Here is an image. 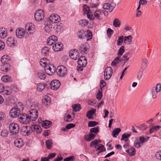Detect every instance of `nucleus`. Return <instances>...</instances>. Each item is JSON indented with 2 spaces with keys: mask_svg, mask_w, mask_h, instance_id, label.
Segmentation results:
<instances>
[{
  "mask_svg": "<svg viewBox=\"0 0 161 161\" xmlns=\"http://www.w3.org/2000/svg\"><path fill=\"white\" fill-rule=\"evenodd\" d=\"M19 121L22 124H27L31 121L28 114L21 113L19 116Z\"/></svg>",
  "mask_w": 161,
  "mask_h": 161,
  "instance_id": "4",
  "label": "nucleus"
},
{
  "mask_svg": "<svg viewBox=\"0 0 161 161\" xmlns=\"http://www.w3.org/2000/svg\"><path fill=\"white\" fill-rule=\"evenodd\" d=\"M47 59L46 58H42L41 59L40 61V64L43 67H46L47 65Z\"/></svg>",
  "mask_w": 161,
  "mask_h": 161,
  "instance_id": "41",
  "label": "nucleus"
},
{
  "mask_svg": "<svg viewBox=\"0 0 161 161\" xmlns=\"http://www.w3.org/2000/svg\"><path fill=\"white\" fill-rule=\"evenodd\" d=\"M83 11L85 14H87L88 13H91L89 7L86 5L83 6Z\"/></svg>",
  "mask_w": 161,
  "mask_h": 161,
  "instance_id": "50",
  "label": "nucleus"
},
{
  "mask_svg": "<svg viewBox=\"0 0 161 161\" xmlns=\"http://www.w3.org/2000/svg\"><path fill=\"white\" fill-rule=\"evenodd\" d=\"M96 111V110L94 109L88 111L86 114V117L89 119H92L93 118L92 115L95 113Z\"/></svg>",
  "mask_w": 161,
  "mask_h": 161,
  "instance_id": "31",
  "label": "nucleus"
},
{
  "mask_svg": "<svg viewBox=\"0 0 161 161\" xmlns=\"http://www.w3.org/2000/svg\"><path fill=\"white\" fill-rule=\"evenodd\" d=\"M132 37L130 35L124 37V43L127 45H130L132 41Z\"/></svg>",
  "mask_w": 161,
  "mask_h": 161,
  "instance_id": "25",
  "label": "nucleus"
},
{
  "mask_svg": "<svg viewBox=\"0 0 161 161\" xmlns=\"http://www.w3.org/2000/svg\"><path fill=\"white\" fill-rule=\"evenodd\" d=\"M16 41H15L14 38L13 37H10L8 38L6 41L7 44L9 47H12L16 43Z\"/></svg>",
  "mask_w": 161,
  "mask_h": 161,
  "instance_id": "22",
  "label": "nucleus"
},
{
  "mask_svg": "<svg viewBox=\"0 0 161 161\" xmlns=\"http://www.w3.org/2000/svg\"><path fill=\"white\" fill-rule=\"evenodd\" d=\"M126 151L130 156H134L136 153L135 149V148L133 147H132L130 149L126 150Z\"/></svg>",
  "mask_w": 161,
  "mask_h": 161,
  "instance_id": "37",
  "label": "nucleus"
},
{
  "mask_svg": "<svg viewBox=\"0 0 161 161\" xmlns=\"http://www.w3.org/2000/svg\"><path fill=\"white\" fill-rule=\"evenodd\" d=\"M121 61V59L119 58V57L118 56L114 59V60L112 62L111 65L112 66H114L116 67V64L119 63Z\"/></svg>",
  "mask_w": 161,
  "mask_h": 161,
  "instance_id": "36",
  "label": "nucleus"
},
{
  "mask_svg": "<svg viewBox=\"0 0 161 161\" xmlns=\"http://www.w3.org/2000/svg\"><path fill=\"white\" fill-rule=\"evenodd\" d=\"M99 130L98 127L92 128L90 129V132L97 135V133L99 132Z\"/></svg>",
  "mask_w": 161,
  "mask_h": 161,
  "instance_id": "48",
  "label": "nucleus"
},
{
  "mask_svg": "<svg viewBox=\"0 0 161 161\" xmlns=\"http://www.w3.org/2000/svg\"><path fill=\"white\" fill-rule=\"evenodd\" d=\"M103 96L102 92L100 90H99L98 92L96 95V98L100 100L101 99Z\"/></svg>",
  "mask_w": 161,
  "mask_h": 161,
  "instance_id": "60",
  "label": "nucleus"
},
{
  "mask_svg": "<svg viewBox=\"0 0 161 161\" xmlns=\"http://www.w3.org/2000/svg\"><path fill=\"white\" fill-rule=\"evenodd\" d=\"M60 82L57 80H52L50 84L51 89L54 90H57L60 87Z\"/></svg>",
  "mask_w": 161,
  "mask_h": 161,
  "instance_id": "14",
  "label": "nucleus"
},
{
  "mask_svg": "<svg viewBox=\"0 0 161 161\" xmlns=\"http://www.w3.org/2000/svg\"><path fill=\"white\" fill-rule=\"evenodd\" d=\"M131 136V134H126L124 133L122 135L121 140H124L125 142L127 141L128 138Z\"/></svg>",
  "mask_w": 161,
  "mask_h": 161,
  "instance_id": "51",
  "label": "nucleus"
},
{
  "mask_svg": "<svg viewBox=\"0 0 161 161\" xmlns=\"http://www.w3.org/2000/svg\"><path fill=\"white\" fill-rule=\"evenodd\" d=\"M58 76L63 77L65 76L67 73V70L64 65H59L57 67L56 70Z\"/></svg>",
  "mask_w": 161,
  "mask_h": 161,
  "instance_id": "3",
  "label": "nucleus"
},
{
  "mask_svg": "<svg viewBox=\"0 0 161 161\" xmlns=\"http://www.w3.org/2000/svg\"><path fill=\"white\" fill-rule=\"evenodd\" d=\"M37 76L40 79L44 80L45 79L46 76L43 72L40 71L37 74Z\"/></svg>",
  "mask_w": 161,
  "mask_h": 161,
  "instance_id": "35",
  "label": "nucleus"
},
{
  "mask_svg": "<svg viewBox=\"0 0 161 161\" xmlns=\"http://www.w3.org/2000/svg\"><path fill=\"white\" fill-rule=\"evenodd\" d=\"M8 131L7 130H3L1 132V136L2 137H5L8 136Z\"/></svg>",
  "mask_w": 161,
  "mask_h": 161,
  "instance_id": "61",
  "label": "nucleus"
},
{
  "mask_svg": "<svg viewBox=\"0 0 161 161\" xmlns=\"http://www.w3.org/2000/svg\"><path fill=\"white\" fill-rule=\"evenodd\" d=\"M15 108L18 110V111H19L20 113L23 111L24 108V106L21 103H19V104L17 105V106Z\"/></svg>",
  "mask_w": 161,
  "mask_h": 161,
  "instance_id": "53",
  "label": "nucleus"
},
{
  "mask_svg": "<svg viewBox=\"0 0 161 161\" xmlns=\"http://www.w3.org/2000/svg\"><path fill=\"white\" fill-rule=\"evenodd\" d=\"M79 50L80 53L82 54H84L87 53L89 50L88 44L85 43L81 45L79 47Z\"/></svg>",
  "mask_w": 161,
  "mask_h": 161,
  "instance_id": "15",
  "label": "nucleus"
},
{
  "mask_svg": "<svg viewBox=\"0 0 161 161\" xmlns=\"http://www.w3.org/2000/svg\"><path fill=\"white\" fill-rule=\"evenodd\" d=\"M56 67L52 64L47 65L45 69V72L49 75H53L55 71Z\"/></svg>",
  "mask_w": 161,
  "mask_h": 161,
  "instance_id": "11",
  "label": "nucleus"
},
{
  "mask_svg": "<svg viewBox=\"0 0 161 161\" xmlns=\"http://www.w3.org/2000/svg\"><path fill=\"white\" fill-rule=\"evenodd\" d=\"M121 22L117 18H115L113 22V25L115 27H119L120 25Z\"/></svg>",
  "mask_w": 161,
  "mask_h": 161,
  "instance_id": "39",
  "label": "nucleus"
},
{
  "mask_svg": "<svg viewBox=\"0 0 161 161\" xmlns=\"http://www.w3.org/2000/svg\"><path fill=\"white\" fill-rule=\"evenodd\" d=\"M7 32L5 28L0 29V36L3 38L7 36Z\"/></svg>",
  "mask_w": 161,
  "mask_h": 161,
  "instance_id": "34",
  "label": "nucleus"
},
{
  "mask_svg": "<svg viewBox=\"0 0 161 161\" xmlns=\"http://www.w3.org/2000/svg\"><path fill=\"white\" fill-rule=\"evenodd\" d=\"M150 137L147 136L146 138L143 136H141L139 138V142H138L136 140L134 143V146L135 147L137 148H139L144 143L147 142L149 139Z\"/></svg>",
  "mask_w": 161,
  "mask_h": 161,
  "instance_id": "6",
  "label": "nucleus"
},
{
  "mask_svg": "<svg viewBox=\"0 0 161 161\" xmlns=\"http://www.w3.org/2000/svg\"><path fill=\"white\" fill-rule=\"evenodd\" d=\"M116 6L114 0H109L108 3H104L103 5V8L104 10H108L110 12H111Z\"/></svg>",
  "mask_w": 161,
  "mask_h": 161,
  "instance_id": "1",
  "label": "nucleus"
},
{
  "mask_svg": "<svg viewBox=\"0 0 161 161\" xmlns=\"http://www.w3.org/2000/svg\"><path fill=\"white\" fill-rule=\"evenodd\" d=\"M150 128L149 133L151 134L153 133L154 131H157L161 127L159 125H157L153 127V126L151 125L150 126Z\"/></svg>",
  "mask_w": 161,
  "mask_h": 161,
  "instance_id": "32",
  "label": "nucleus"
},
{
  "mask_svg": "<svg viewBox=\"0 0 161 161\" xmlns=\"http://www.w3.org/2000/svg\"><path fill=\"white\" fill-rule=\"evenodd\" d=\"M53 143L52 141L50 140H47L46 142V147L48 149H50L52 147V145Z\"/></svg>",
  "mask_w": 161,
  "mask_h": 161,
  "instance_id": "55",
  "label": "nucleus"
},
{
  "mask_svg": "<svg viewBox=\"0 0 161 161\" xmlns=\"http://www.w3.org/2000/svg\"><path fill=\"white\" fill-rule=\"evenodd\" d=\"M69 54L70 58L74 60H77L79 58V53L77 50L75 49L71 50Z\"/></svg>",
  "mask_w": 161,
  "mask_h": 161,
  "instance_id": "10",
  "label": "nucleus"
},
{
  "mask_svg": "<svg viewBox=\"0 0 161 161\" xmlns=\"http://www.w3.org/2000/svg\"><path fill=\"white\" fill-rule=\"evenodd\" d=\"M52 122L46 120L45 121H43L42 122V125L43 127L45 128H47L49 127L52 125Z\"/></svg>",
  "mask_w": 161,
  "mask_h": 161,
  "instance_id": "30",
  "label": "nucleus"
},
{
  "mask_svg": "<svg viewBox=\"0 0 161 161\" xmlns=\"http://www.w3.org/2000/svg\"><path fill=\"white\" fill-rule=\"evenodd\" d=\"M94 17L99 20L103 19L102 10L97 9L94 13Z\"/></svg>",
  "mask_w": 161,
  "mask_h": 161,
  "instance_id": "20",
  "label": "nucleus"
},
{
  "mask_svg": "<svg viewBox=\"0 0 161 161\" xmlns=\"http://www.w3.org/2000/svg\"><path fill=\"white\" fill-rule=\"evenodd\" d=\"M1 61L3 64H8L10 61V58L8 56L4 55L1 58Z\"/></svg>",
  "mask_w": 161,
  "mask_h": 161,
  "instance_id": "23",
  "label": "nucleus"
},
{
  "mask_svg": "<svg viewBox=\"0 0 161 161\" xmlns=\"http://www.w3.org/2000/svg\"><path fill=\"white\" fill-rule=\"evenodd\" d=\"M1 80L5 82H11L12 81L13 79L10 76L5 75L1 77Z\"/></svg>",
  "mask_w": 161,
  "mask_h": 161,
  "instance_id": "28",
  "label": "nucleus"
},
{
  "mask_svg": "<svg viewBox=\"0 0 161 161\" xmlns=\"http://www.w3.org/2000/svg\"><path fill=\"white\" fill-rule=\"evenodd\" d=\"M58 40V38L55 36L53 35L49 37L47 40V44L49 46L56 43Z\"/></svg>",
  "mask_w": 161,
  "mask_h": 161,
  "instance_id": "18",
  "label": "nucleus"
},
{
  "mask_svg": "<svg viewBox=\"0 0 161 161\" xmlns=\"http://www.w3.org/2000/svg\"><path fill=\"white\" fill-rule=\"evenodd\" d=\"M3 92H4V94H6V95H9L11 93L12 91L11 89L8 87L6 88V89L4 90Z\"/></svg>",
  "mask_w": 161,
  "mask_h": 161,
  "instance_id": "58",
  "label": "nucleus"
},
{
  "mask_svg": "<svg viewBox=\"0 0 161 161\" xmlns=\"http://www.w3.org/2000/svg\"><path fill=\"white\" fill-rule=\"evenodd\" d=\"M10 89L11 91L13 90L15 92H18L19 91V89L17 86L14 85H12L11 86Z\"/></svg>",
  "mask_w": 161,
  "mask_h": 161,
  "instance_id": "63",
  "label": "nucleus"
},
{
  "mask_svg": "<svg viewBox=\"0 0 161 161\" xmlns=\"http://www.w3.org/2000/svg\"><path fill=\"white\" fill-rule=\"evenodd\" d=\"M32 131L33 130L31 128L25 126L21 128L20 132L22 135L26 136L30 135Z\"/></svg>",
  "mask_w": 161,
  "mask_h": 161,
  "instance_id": "9",
  "label": "nucleus"
},
{
  "mask_svg": "<svg viewBox=\"0 0 161 161\" xmlns=\"http://www.w3.org/2000/svg\"><path fill=\"white\" fill-rule=\"evenodd\" d=\"M3 71L4 72H8L11 69L10 66L8 64H3L1 68Z\"/></svg>",
  "mask_w": 161,
  "mask_h": 161,
  "instance_id": "29",
  "label": "nucleus"
},
{
  "mask_svg": "<svg viewBox=\"0 0 161 161\" xmlns=\"http://www.w3.org/2000/svg\"><path fill=\"white\" fill-rule=\"evenodd\" d=\"M77 63L79 66L78 69L82 71L83 69L82 68L85 67L87 64V61L86 57L83 56H80L78 59Z\"/></svg>",
  "mask_w": 161,
  "mask_h": 161,
  "instance_id": "5",
  "label": "nucleus"
},
{
  "mask_svg": "<svg viewBox=\"0 0 161 161\" xmlns=\"http://www.w3.org/2000/svg\"><path fill=\"white\" fill-rule=\"evenodd\" d=\"M33 131L37 133H40L42 131L41 127L39 125H35L33 127Z\"/></svg>",
  "mask_w": 161,
  "mask_h": 161,
  "instance_id": "44",
  "label": "nucleus"
},
{
  "mask_svg": "<svg viewBox=\"0 0 161 161\" xmlns=\"http://www.w3.org/2000/svg\"><path fill=\"white\" fill-rule=\"evenodd\" d=\"M43 103L46 105L50 104L51 103V98L50 97L47 96H44L42 100Z\"/></svg>",
  "mask_w": 161,
  "mask_h": 161,
  "instance_id": "27",
  "label": "nucleus"
},
{
  "mask_svg": "<svg viewBox=\"0 0 161 161\" xmlns=\"http://www.w3.org/2000/svg\"><path fill=\"white\" fill-rule=\"evenodd\" d=\"M142 61L141 68H142L144 70L147 67V58H142Z\"/></svg>",
  "mask_w": 161,
  "mask_h": 161,
  "instance_id": "43",
  "label": "nucleus"
},
{
  "mask_svg": "<svg viewBox=\"0 0 161 161\" xmlns=\"http://www.w3.org/2000/svg\"><path fill=\"white\" fill-rule=\"evenodd\" d=\"M10 132L13 134H16L18 133L19 130V127L18 124L15 123H11L9 127Z\"/></svg>",
  "mask_w": 161,
  "mask_h": 161,
  "instance_id": "7",
  "label": "nucleus"
},
{
  "mask_svg": "<svg viewBox=\"0 0 161 161\" xmlns=\"http://www.w3.org/2000/svg\"><path fill=\"white\" fill-rule=\"evenodd\" d=\"M89 23L88 21L86 19L80 20V21L79 24L82 26H84L87 25Z\"/></svg>",
  "mask_w": 161,
  "mask_h": 161,
  "instance_id": "54",
  "label": "nucleus"
},
{
  "mask_svg": "<svg viewBox=\"0 0 161 161\" xmlns=\"http://www.w3.org/2000/svg\"><path fill=\"white\" fill-rule=\"evenodd\" d=\"M63 44L61 42L56 43L52 46L53 50L55 52H58L62 50Z\"/></svg>",
  "mask_w": 161,
  "mask_h": 161,
  "instance_id": "19",
  "label": "nucleus"
},
{
  "mask_svg": "<svg viewBox=\"0 0 161 161\" xmlns=\"http://www.w3.org/2000/svg\"><path fill=\"white\" fill-rule=\"evenodd\" d=\"M100 145L97 148V151H98L97 153V154H99L101 152L105 151L106 149L104 148V146L102 144H100L98 145Z\"/></svg>",
  "mask_w": 161,
  "mask_h": 161,
  "instance_id": "42",
  "label": "nucleus"
},
{
  "mask_svg": "<svg viewBox=\"0 0 161 161\" xmlns=\"http://www.w3.org/2000/svg\"><path fill=\"white\" fill-rule=\"evenodd\" d=\"M15 146L19 148H20L24 145V142L22 140L19 139H16L14 141Z\"/></svg>",
  "mask_w": 161,
  "mask_h": 161,
  "instance_id": "24",
  "label": "nucleus"
},
{
  "mask_svg": "<svg viewBox=\"0 0 161 161\" xmlns=\"http://www.w3.org/2000/svg\"><path fill=\"white\" fill-rule=\"evenodd\" d=\"M124 52V46H121L119 48L117 53L118 56L119 57L122 55Z\"/></svg>",
  "mask_w": 161,
  "mask_h": 161,
  "instance_id": "52",
  "label": "nucleus"
},
{
  "mask_svg": "<svg viewBox=\"0 0 161 161\" xmlns=\"http://www.w3.org/2000/svg\"><path fill=\"white\" fill-rule=\"evenodd\" d=\"M124 41V36H121L118 38L117 42V45L118 46H120L122 45Z\"/></svg>",
  "mask_w": 161,
  "mask_h": 161,
  "instance_id": "56",
  "label": "nucleus"
},
{
  "mask_svg": "<svg viewBox=\"0 0 161 161\" xmlns=\"http://www.w3.org/2000/svg\"><path fill=\"white\" fill-rule=\"evenodd\" d=\"M75 157L73 156L66 158L64 159V161H74Z\"/></svg>",
  "mask_w": 161,
  "mask_h": 161,
  "instance_id": "62",
  "label": "nucleus"
},
{
  "mask_svg": "<svg viewBox=\"0 0 161 161\" xmlns=\"http://www.w3.org/2000/svg\"><path fill=\"white\" fill-rule=\"evenodd\" d=\"M60 20V18L59 15L56 14H54L50 15L49 17V21L52 24L57 23Z\"/></svg>",
  "mask_w": 161,
  "mask_h": 161,
  "instance_id": "13",
  "label": "nucleus"
},
{
  "mask_svg": "<svg viewBox=\"0 0 161 161\" xmlns=\"http://www.w3.org/2000/svg\"><path fill=\"white\" fill-rule=\"evenodd\" d=\"M121 130L120 128H116L112 131V135L113 137H116L118 135L121 131Z\"/></svg>",
  "mask_w": 161,
  "mask_h": 161,
  "instance_id": "38",
  "label": "nucleus"
},
{
  "mask_svg": "<svg viewBox=\"0 0 161 161\" xmlns=\"http://www.w3.org/2000/svg\"><path fill=\"white\" fill-rule=\"evenodd\" d=\"M155 156L157 159L161 160V150L157 152L156 153Z\"/></svg>",
  "mask_w": 161,
  "mask_h": 161,
  "instance_id": "64",
  "label": "nucleus"
},
{
  "mask_svg": "<svg viewBox=\"0 0 161 161\" xmlns=\"http://www.w3.org/2000/svg\"><path fill=\"white\" fill-rule=\"evenodd\" d=\"M72 107L73 109V110L74 112L79 111L81 109V107L79 104H75L73 105Z\"/></svg>",
  "mask_w": 161,
  "mask_h": 161,
  "instance_id": "40",
  "label": "nucleus"
},
{
  "mask_svg": "<svg viewBox=\"0 0 161 161\" xmlns=\"http://www.w3.org/2000/svg\"><path fill=\"white\" fill-rule=\"evenodd\" d=\"M114 33V31L110 28H108L107 30V34L108 37L110 38L111 37Z\"/></svg>",
  "mask_w": 161,
  "mask_h": 161,
  "instance_id": "59",
  "label": "nucleus"
},
{
  "mask_svg": "<svg viewBox=\"0 0 161 161\" xmlns=\"http://www.w3.org/2000/svg\"><path fill=\"white\" fill-rule=\"evenodd\" d=\"M21 113L19 111L16 109L15 108H12L9 112L10 116L13 118H16L20 115Z\"/></svg>",
  "mask_w": 161,
  "mask_h": 161,
  "instance_id": "17",
  "label": "nucleus"
},
{
  "mask_svg": "<svg viewBox=\"0 0 161 161\" xmlns=\"http://www.w3.org/2000/svg\"><path fill=\"white\" fill-rule=\"evenodd\" d=\"M34 17L36 21H39L42 20L44 17L43 11L41 9L36 11L35 13Z\"/></svg>",
  "mask_w": 161,
  "mask_h": 161,
  "instance_id": "8",
  "label": "nucleus"
},
{
  "mask_svg": "<svg viewBox=\"0 0 161 161\" xmlns=\"http://www.w3.org/2000/svg\"><path fill=\"white\" fill-rule=\"evenodd\" d=\"M96 135L89 132V134L85 136L84 137V140L87 142H89L94 139Z\"/></svg>",
  "mask_w": 161,
  "mask_h": 161,
  "instance_id": "21",
  "label": "nucleus"
},
{
  "mask_svg": "<svg viewBox=\"0 0 161 161\" xmlns=\"http://www.w3.org/2000/svg\"><path fill=\"white\" fill-rule=\"evenodd\" d=\"M98 124V123L94 121H90L88 122V127H94Z\"/></svg>",
  "mask_w": 161,
  "mask_h": 161,
  "instance_id": "57",
  "label": "nucleus"
},
{
  "mask_svg": "<svg viewBox=\"0 0 161 161\" xmlns=\"http://www.w3.org/2000/svg\"><path fill=\"white\" fill-rule=\"evenodd\" d=\"M41 52L44 55L46 56L49 53V48L47 47H45L42 48Z\"/></svg>",
  "mask_w": 161,
  "mask_h": 161,
  "instance_id": "49",
  "label": "nucleus"
},
{
  "mask_svg": "<svg viewBox=\"0 0 161 161\" xmlns=\"http://www.w3.org/2000/svg\"><path fill=\"white\" fill-rule=\"evenodd\" d=\"M113 73V69L110 67H107L105 70L104 77L105 80H108L111 77Z\"/></svg>",
  "mask_w": 161,
  "mask_h": 161,
  "instance_id": "12",
  "label": "nucleus"
},
{
  "mask_svg": "<svg viewBox=\"0 0 161 161\" xmlns=\"http://www.w3.org/2000/svg\"><path fill=\"white\" fill-rule=\"evenodd\" d=\"M53 26V24L49 21H47V22L45 27V30L46 32H49L50 31Z\"/></svg>",
  "mask_w": 161,
  "mask_h": 161,
  "instance_id": "26",
  "label": "nucleus"
},
{
  "mask_svg": "<svg viewBox=\"0 0 161 161\" xmlns=\"http://www.w3.org/2000/svg\"><path fill=\"white\" fill-rule=\"evenodd\" d=\"M155 90L156 89H155V86L153 87L151 89L152 97L153 99H155L156 98L157 96V93H158V92H157V91Z\"/></svg>",
  "mask_w": 161,
  "mask_h": 161,
  "instance_id": "45",
  "label": "nucleus"
},
{
  "mask_svg": "<svg viewBox=\"0 0 161 161\" xmlns=\"http://www.w3.org/2000/svg\"><path fill=\"white\" fill-rule=\"evenodd\" d=\"M86 32L83 30H80L79 31L77 34L78 37L80 39L85 38L86 35Z\"/></svg>",
  "mask_w": 161,
  "mask_h": 161,
  "instance_id": "33",
  "label": "nucleus"
},
{
  "mask_svg": "<svg viewBox=\"0 0 161 161\" xmlns=\"http://www.w3.org/2000/svg\"><path fill=\"white\" fill-rule=\"evenodd\" d=\"M86 35L85 37H86L87 41L91 40L92 38V32L90 31H87V32H86Z\"/></svg>",
  "mask_w": 161,
  "mask_h": 161,
  "instance_id": "47",
  "label": "nucleus"
},
{
  "mask_svg": "<svg viewBox=\"0 0 161 161\" xmlns=\"http://www.w3.org/2000/svg\"><path fill=\"white\" fill-rule=\"evenodd\" d=\"M25 34V31L23 28H18L16 31V35L17 37L20 39L23 38Z\"/></svg>",
  "mask_w": 161,
  "mask_h": 161,
  "instance_id": "16",
  "label": "nucleus"
},
{
  "mask_svg": "<svg viewBox=\"0 0 161 161\" xmlns=\"http://www.w3.org/2000/svg\"><path fill=\"white\" fill-rule=\"evenodd\" d=\"M45 87V84L39 83L37 85V90L38 91H42Z\"/></svg>",
  "mask_w": 161,
  "mask_h": 161,
  "instance_id": "46",
  "label": "nucleus"
},
{
  "mask_svg": "<svg viewBox=\"0 0 161 161\" xmlns=\"http://www.w3.org/2000/svg\"><path fill=\"white\" fill-rule=\"evenodd\" d=\"M32 108L29 111V114L28 115L31 120L35 121L38 117V111L37 108H38V105H36L35 108L31 105Z\"/></svg>",
  "mask_w": 161,
  "mask_h": 161,
  "instance_id": "2",
  "label": "nucleus"
}]
</instances>
